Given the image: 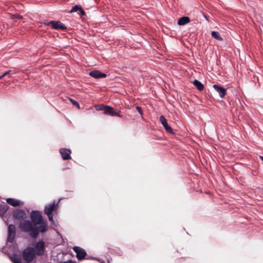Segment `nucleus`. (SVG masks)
Listing matches in <instances>:
<instances>
[{"label": "nucleus", "instance_id": "nucleus-17", "mask_svg": "<svg viewBox=\"0 0 263 263\" xmlns=\"http://www.w3.org/2000/svg\"><path fill=\"white\" fill-rule=\"evenodd\" d=\"M8 209L9 206L6 203L0 204V216H3Z\"/></svg>", "mask_w": 263, "mask_h": 263}, {"label": "nucleus", "instance_id": "nucleus-11", "mask_svg": "<svg viewBox=\"0 0 263 263\" xmlns=\"http://www.w3.org/2000/svg\"><path fill=\"white\" fill-rule=\"evenodd\" d=\"M160 121L161 123L164 126L165 129L168 133H173V130L171 126L168 125L167 124L166 119L165 118V117L163 116H161L160 117Z\"/></svg>", "mask_w": 263, "mask_h": 263}, {"label": "nucleus", "instance_id": "nucleus-12", "mask_svg": "<svg viewBox=\"0 0 263 263\" xmlns=\"http://www.w3.org/2000/svg\"><path fill=\"white\" fill-rule=\"evenodd\" d=\"M55 209V204L53 202L52 203L49 204L45 206L44 212L47 215H49L52 214V212Z\"/></svg>", "mask_w": 263, "mask_h": 263}, {"label": "nucleus", "instance_id": "nucleus-28", "mask_svg": "<svg viewBox=\"0 0 263 263\" xmlns=\"http://www.w3.org/2000/svg\"><path fill=\"white\" fill-rule=\"evenodd\" d=\"M4 77H2V75H1V76H0V80H1V79H2L3 78H4Z\"/></svg>", "mask_w": 263, "mask_h": 263}, {"label": "nucleus", "instance_id": "nucleus-3", "mask_svg": "<svg viewBox=\"0 0 263 263\" xmlns=\"http://www.w3.org/2000/svg\"><path fill=\"white\" fill-rule=\"evenodd\" d=\"M34 251L36 255L42 256L45 253V242L43 240L39 241L33 244Z\"/></svg>", "mask_w": 263, "mask_h": 263}, {"label": "nucleus", "instance_id": "nucleus-10", "mask_svg": "<svg viewBox=\"0 0 263 263\" xmlns=\"http://www.w3.org/2000/svg\"><path fill=\"white\" fill-rule=\"evenodd\" d=\"M6 201L7 203L14 207L21 206L24 204V202L23 201L14 198H7L6 199Z\"/></svg>", "mask_w": 263, "mask_h": 263}, {"label": "nucleus", "instance_id": "nucleus-19", "mask_svg": "<svg viewBox=\"0 0 263 263\" xmlns=\"http://www.w3.org/2000/svg\"><path fill=\"white\" fill-rule=\"evenodd\" d=\"M193 83L199 90L201 91L204 89L203 85L198 80H194Z\"/></svg>", "mask_w": 263, "mask_h": 263}, {"label": "nucleus", "instance_id": "nucleus-7", "mask_svg": "<svg viewBox=\"0 0 263 263\" xmlns=\"http://www.w3.org/2000/svg\"><path fill=\"white\" fill-rule=\"evenodd\" d=\"M13 216L15 219L23 220L26 217V213L23 210L16 209L13 211Z\"/></svg>", "mask_w": 263, "mask_h": 263}, {"label": "nucleus", "instance_id": "nucleus-9", "mask_svg": "<svg viewBox=\"0 0 263 263\" xmlns=\"http://www.w3.org/2000/svg\"><path fill=\"white\" fill-rule=\"evenodd\" d=\"M60 153L63 160H69L71 158V150L67 148H61Z\"/></svg>", "mask_w": 263, "mask_h": 263}, {"label": "nucleus", "instance_id": "nucleus-13", "mask_svg": "<svg viewBox=\"0 0 263 263\" xmlns=\"http://www.w3.org/2000/svg\"><path fill=\"white\" fill-rule=\"evenodd\" d=\"M89 74L90 76L96 79L105 78L106 77V74L105 73H102L99 70L91 71L89 72Z\"/></svg>", "mask_w": 263, "mask_h": 263}, {"label": "nucleus", "instance_id": "nucleus-15", "mask_svg": "<svg viewBox=\"0 0 263 263\" xmlns=\"http://www.w3.org/2000/svg\"><path fill=\"white\" fill-rule=\"evenodd\" d=\"M190 22V18L187 16H183L180 17L178 21V25L180 26L184 25Z\"/></svg>", "mask_w": 263, "mask_h": 263}, {"label": "nucleus", "instance_id": "nucleus-4", "mask_svg": "<svg viewBox=\"0 0 263 263\" xmlns=\"http://www.w3.org/2000/svg\"><path fill=\"white\" fill-rule=\"evenodd\" d=\"M72 249L76 253V257L79 260L84 259L87 255L86 251L80 247H74Z\"/></svg>", "mask_w": 263, "mask_h": 263}, {"label": "nucleus", "instance_id": "nucleus-6", "mask_svg": "<svg viewBox=\"0 0 263 263\" xmlns=\"http://www.w3.org/2000/svg\"><path fill=\"white\" fill-rule=\"evenodd\" d=\"M45 24L47 26L51 24L52 25V28L55 30H63L67 28L66 26L60 21H52L47 23H45Z\"/></svg>", "mask_w": 263, "mask_h": 263}, {"label": "nucleus", "instance_id": "nucleus-14", "mask_svg": "<svg viewBox=\"0 0 263 263\" xmlns=\"http://www.w3.org/2000/svg\"><path fill=\"white\" fill-rule=\"evenodd\" d=\"M213 88L219 93V95L221 98H224L226 93V90L225 88L217 84L214 85Z\"/></svg>", "mask_w": 263, "mask_h": 263}, {"label": "nucleus", "instance_id": "nucleus-5", "mask_svg": "<svg viewBox=\"0 0 263 263\" xmlns=\"http://www.w3.org/2000/svg\"><path fill=\"white\" fill-rule=\"evenodd\" d=\"M15 226L13 224H10L8 228L7 241L10 242H12L15 238Z\"/></svg>", "mask_w": 263, "mask_h": 263}, {"label": "nucleus", "instance_id": "nucleus-18", "mask_svg": "<svg viewBox=\"0 0 263 263\" xmlns=\"http://www.w3.org/2000/svg\"><path fill=\"white\" fill-rule=\"evenodd\" d=\"M10 259L13 263H22L21 256L16 254H12Z\"/></svg>", "mask_w": 263, "mask_h": 263}, {"label": "nucleus", "instance_id": "nucleus-8", "mask_svg": "<svg viewBox=\"0 0 263 263\" xmlns=\"http://www.w3.org/2000/svg\"><path fill=\"white\" fill-rule=\"evenodd\" d=\"M120 112V111H117L111 106L107 105L106 109L105 110V111L103 112V114L110 116H118L119 117H121L119 114Z\"/></svg>", "mask_w": 263, "mask_h": 263}, {"label": "nucleus", "instance_id": "nucleus-1", "mask_svg": "<svg viewBox=\"0 0 263 263\" xmlns=\"http://www.w3.org/2000/svg\"><path fill=\"white\" fill-rule=\"evenodd\" d=\"M31 221L24 220L19 224L20 229L24 232L28 233L31 237L36 238L39 232L44 233L47 230V221L43 220L41 212L33 211L30 213Z\"/></svg>", "mask_w": 263, "mask_h": 263}, {"label": "nucleus", "instance_id": "nucleus-26", "mask_svg": "<svg viewBox=\"0 0 263 263\" xmlns=\"http://www.w3.org/2000/svg\"><path fill=\"white\" fill-rule=\"evenodd\" d=\"M136 109L137 110V111L139 112V114H140L141 115L142 114V108L141 107L138 106L136 107Z\"/></svg>", "mask_w": 263, "mask_h": 263}, {"label": "nucleus", "instance_id": "nucleus-22", "mask_svg": "<svg viewBox=\"0 0 263 263\" xmlns=\"http://www.w3.org/2000/svg\"><path fill=\"white\" fill-rule=\"evenodd\" d=\"M69 100L74 106H76L78 108H80V105L77 101H76L71 98H69Z\"/></svg>", "mask_w": 263, "mask_h": 263}, {"label": "nucleus", "instance_id": "nucleus-24", "mask_svg": "<svg viewBox=\"0 0 263 263\" xmlns=\"http://www.w3.org/2000/svg\"><path fill=\"white\" fill-rule=\"evenodd\" d=\"M13 18L22 19L23 16L18 14H14L13 15Z\"/></svg>", "mask_w": 263, "mask_h": 263}, {"label": "nucleus", "instance_id": "nucleus-2", "mask_svg": "<svg viewBox=\"0 0 263 263\" xmlns=\"http://www.w3.org/2000/svg\"><path fill=\"white\" fill-rule=\"evenodd\" d=\"M36 254L34 249L31 247H28L22 252V257L24 261L27 263L32 261L35 258Z\"/></svg>", "mask_w": 263, "mask_h": 263}, {"label": "nucleus", "instance_id": "nucleus-20", "mask_svg": "<svg viewBox=\"0 0 263 263\" xmlns=\"http://www.w3.org/2000/svg\"><path fill=\"white\" fill-rule=\"evenodd\" d=\"M211 35L213 37L218 41H222V38L221 37L220 33L217 31H213L211 32Z\"/></svg>", "mask_w": 263, "mask_h": 263}, {"label": "nucleus", "instance_id": "nucleus-16", "mask_svg": "<svg viewBox=\"0 0 263 263\" xmlns=\"http://www.w3.org/2000/svg\"><path fill=\"white\" fill-rule=\"evenodd\" d=\"M78 11H80L81 15H84L85 13L84 11L82 8V7L80 5H77L74 6V7H73L72 8V9H71V10L70 11V13L77 12Z\"/></svg>", "mask_w": 263, "mask_h": 263}, {"label": "nucleus", "instance_id": "nucleus-25", "mask_svg": "<svg viewBox=\"0 0 263 263\" xmlns=\"http://www.w3.org/2000/svg\"><path fill=\"white\" fill-rule=\"evenodd\" d=\"M48 217L49 220L51 222H53V216L52 214H50L49 215H47Z\"/></svg>", "mask_w": 263, "mask_h": 263}, {"label": "nucleus", "instance_id": "nucleus-23", "mask_svg": "<svg viewBox=\"0 0 263 263\" xmlns=\"http://www.w3.org/2000/svg\"><path fill=\"white\" fill-rule=\"evenodd\" d=\"M15 72L14 71H13L12 70H9L7 71H6L5 72H4L3 74H2V77H5L6 76V75L8 74H13V73H15Z\"/></svg>", "mask_w": 263, "mask_h": 263}, {"label": "nucleus", "instance_id": "nucleus-21", "mask_svg": "<svg viewBox=\"0 0 263 263\" xmlns=\"http://www.w3.org/2000/svg\"><path fill=\"white\" fill-rule=\"evenodd\" d=\"M107 105H105L103 104L99 105L96 107V109L97 110H102L104 112L105 111V110L106 109Z\"/></svg>", "mask_w": 263, "mask_h": 263}, {"label": "nucleus", "instance_id": "nucleus-27", "mask_svg": "<svg viewBox=\"0 0 263 263\" xmlns=\"http://www.w3.org/2000/svg\"><path fill=\"white\" fill-rule=\"evenodd\" d=\"M63 263H74L71 260H69L63 262Z\"/></svg>", "mask_w": 263, "mask_h": 263}]
</instances>
